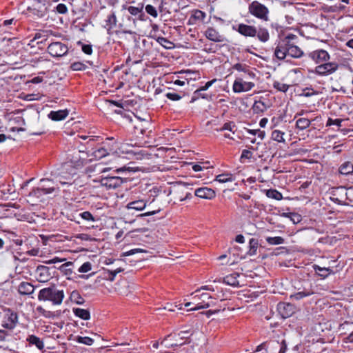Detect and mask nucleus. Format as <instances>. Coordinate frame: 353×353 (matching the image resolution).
Wrapping results in <instances>:
<instances>
[{"mask_svg":"<svg viewBox=\"0 0 353 353\" xmlns=\"http://www.w3.org/2000/svg\"><path fill=\"white\" fill-rule=\"evenodd\" d=\"M244 77H241L234 81L232 86L234 92H248L254 87L255 85L253 82L248 81V79L244 80Z\"/></svg>","mask_w":353,"mask_h":353,"instance_id":"obj_7","label":"nucleus"},{"mask_svg":"<svg viewBox=\"0 0 353 353\" xmlns=\"http://www.w3.org/2000/svg\"><path fill=\"white\" fill-rule=\"evenodd\" d=\"M34 286L28 282H22L19 285L18 292L23 295H29L34 292Z\"/></svg>","mask_w":353,"mask_h":353,"instance_id":"obj_20","label":"nucleus"},{"mask_svg":"<svg viewBox=\"0 0 353 353\" xmlns=\"http://www.w3.org/2000/svg\"><path fill=\"white\" fill-rule=\"evenodd\" d=\"M92 268V264L90 262H85L79 268V272L85 273L89 272Z\"/></svg>","mask_w":353,"mask_h":353,"instance_id":"obj_52","label":"nucleus"},{"mask_svg":"<svg viewBox=\"0 0 353 353\" xmlns=\"http://www.w3.org/2000/svg\"><path fill=\"white\" fill-rule=\"evenodd\" d=\"M249 12L254 16L255 17L261 19L263 21H267L269 20L268 14L269 10L267 7H265L262 3L259 1H254L252 2L249 5Z\"/></svg>","mask_w":353,"mask_h":353,"instance_id":"obj_3","label":"nucleus"},{"mask_svg":"<svg viewBox=\"0 0 353 353\" xmlns=\"http://www.w3.org/2000/svg\"><path fill=\"white\" fill-rule=\"evenodd\" d=\"M215 81H216V79H212V81H208L204 86L201 87L199 89L196 90L194 92V94H196L199 92L200 91H204L208 90Z\"/></svg>","mask_w":353,"mask_h":353,"instance_id":"obj_53","label":"nucleus"},{"mask_svg":"<svg viewBox=\"0 0 353 353\" xmlns=\"http://www.w3.org/2000/svg\"><path fill=\"white\" fill-rule=\"evenodd\" d=\"M284 215L289 217L293 223H298L301 221V216L296 213H288L284 214Z\"/></svg>","mask_w":353,"mask_h":353,"instance_id":"obj_43","label":"nucleus"},{"mask_svg":"<svg viewBox=\"0 0 353 353\" xmlns=\"http://www.w3.org/2000/svg\"><path fill=\"white\" fill-rule=\"evenodd\" d=\"M234 180L233 174L231 173H224L216 176L215 181L219 183L231 182Z\"/></svg>","mask_w":353,"mask_h":353,"instance_id":"obj_28","label":"nucleus"},{"mask_svg":"<svg viewBox=\"0 0 353 353\" xmlns=\"http://www.w3.org/2000/svg\"><path fill=\"white\" fill-rule=\"evenodd\" d=\"M266 241L270 245H280L284 243L283 238L281 236L268 237Z\"/></svg>","mask_w":353,"mask_h":353,"instance_id":"obj_38","label":"nucleus"},{"mask_svg":"<svg viewBox=\"0 0 353 353\" xmlns=\"http://www.w3.org/2000/svg\"><path fill=\"white\" fill-rule=\"evenodd\" d=\"M77 341L87 345H92L94 340L88 336H79Z\"/></svg>","mask_w":353,"mask_h":353,"instance_id":"obj_47","label":"nucleus"},{"mask_svg":"<svg viewBox=\"0 0 353 353\" xmlns=\"http://www.w3.org/2000/svg\"><path fill=\"white\" fill-rule=\"evenodd\" d=\"M173 336H176V338H172V341H174V339H177L180 343H185L186 342H182L183 339H188L189 338V332L188 331H182L179 332L177 335L174 334Z\"/></svg>","mask_w":353,"mask_h":353,"instance_id":"obj_42","label":"nucleus"},{"mask_svg":"<svg viewBox=\"0 0 353 353\" xmlns=\"http://www.w3.org/2000/svg\"><path fill=\"white\" fill-rule=\"evenodd\" d=\"M236 128V125L234 122H227L224 123L222 128H221L219 130L217 129V131H224L228 130L230 131L232 133H234V130Z\"/></svg>","mask_w":353,"mask_h":353,"instance_id":"obj_37","label":"nucleus"},{"mask_svg":"<svg viewBox=\"0 0 353 353\" xmlns=\"http://www.w3.org/2000/svg\"><path fill=\"white\" fill-rule=\"evenodd\" d=\"M64 292L52 285L41 289L38 294V299L41 301H51L54 305H61L64 299Z\"/></svg>","mask_w":353,"mask_h":353,"instance_id":"obj_1","label":"nucleus"},{"mask_svg":"<svg viewBox=\"0 0 353 353\" xmlns=\"http://www.w3.org/2000/svg\"><path fill=\"white\" fill-rule=\"evenodd\" d=\"M288 54L294 58H299L303 55V51L296 46L290 43L288 39Z\"/></svg>","mask_w":353,"mask_h":353,"instance_id":"obj_21","label":"nucleus"},{"mask_svg":"<svg viewBox=\"0 0 353 353\" xmlns=\"http://www.w3.org/2000/svg\"><path fill=\"white\" fill-rule=\"evenodd\" d=\"M55 190V188L50 187L49 184H44L43 187L39 188L33 189L29 193V197H37L40 198L43 194H48L53 192Z\"/></svg>","mask_w":353,"mask_h":353,"instance_id":"obj_14","label":"nucleus"},{"mask_svg":"<svg viewBox=\"0 0 353 353\" xmlns=\"http://www.w3.org/2000/svg\"><path fill=\"white\" fill-rule=\"evenodd\" d=\"M239 276V274L237 273H233L228 275L223 278V283L231 286H238L239 285L238 280Z\"/></svg>","mask_w":353,"mask_h":353,"instance_id":"obj_25","label":"nucleus"},{"mask_svg":"<svg viewBox=\"0 0 353 353\" xmlns=\"http://www.w3.org/2000/svg\"><path fill=\"white\" fill-rule=\"evenodd\" d=\"M68 115V111L67 110H60L58 111H51L48 117L53 121H61L65 119Z\"/></svg>","mask_w":353,"mask_h":353,"instance_id":"obj_22","label":"nucleus"},{"mask_svg":"<svg viewBox=\"0 0 353 353\" xmlns=\"http://www.w3.org/2000/svg\"><path fill=\"white\" fill-rule=\"evenodd\" d=\"M339 172L344 175L353 173V164L349 161L345 162L339 168Z\"/></svg>","mask_w":353,"mask_h":353,"instance_id":"obj_26","label":"nucleus"},{"mask_svg":"<svg viewBox=\"0 0 353 353\" xmlns=\"http://www.w3.org/2000/svg\"><path fill=\"white\" fill-rule=\"evenodd\" d=\"M277 310L283 319L290 317L294 312V305L288 303H279L277 305Z\"/></svg>","mask_w":353,"mask_h":353,"instance_id":"obj_13","label":"nucleus"},{"mask_svg":"<svg viewBox=\"0 0 353 353\" xmlns=\"http://www.w3.org/2000/svg\"><path fill=\"white\" fill-rule=\"evenodd\" d=\"M27 341L30 345H35L39 350H43L44 348L43 341L35 335H30L27 338Z\"/></svg>","mask_w":353,"mask_h":353,"instance_id":"obj_23","label":"nucleus"},{"mask_svg":"<svg viewBox=\"0 0 353 353\" xmlns=\"http://www.w3.org/2000/svg\"><path fill=\"white\" fill-rule=\"evenodd\" d=\"M236 31L245 37H254L256 36L257 30L254 26L240 23Z\"/></svg>","mask_w":353,"mask_h":353,"instance_id":"obj_16","label":"nucleus"},{"mask_svg":"<svg viewBox=\"0 0 353 353\" xmlns=\"http://www.w3.org/2000/svg\"><path fill=\"white\" fill-rule=\"evenodd\" d=\"M314 270L316 271L320 272L319 273V276H321L323 278L326 277L327 275H329L332 272V270H330V268H321L318 265H316L314 267Z\"/></svg>","mask_w":353,"mask_h":353,"instance_id":"obj_41","label":"nucleus"},{"mask_svg":"<svg viewBox=\"0 0 353 353\" xmlns=\"http://www.w3.org/2000/svg\"><path fill=\"white\" fill-rule=\"evenodd\" d=\"M252 110L254 113H261L267 110V105L261 101H255Z\"/></svg>","mask_w":353,"mask_h":353,"instance_id":"obj_30","label":"nucleus"},{"mask_svg":"<svg viewBox=\"0 0 353 353\" xmlns=\"http://www.w3.org/2000/svg\"><path fill=\"white\" fill-rule=\"evenodd\" d=\"M68 47L61 42H53L48 47V53L54 57H61L68 53Z\"/></svg>","mask_w":353,"mask_h":353,"instance_id":"obj_5","label":"nucleus"},{"mask_svg":"<svg viewBox=\"0 0 353 353\" xmlns=\"http://www.w3.org/2000/svg\"><path fill=\"white\" fill-rule=\"evenodd\" d=\"M316 286H313L312 283H306L301 290L292 294L290 298L296 301L301 300L305 297L316 294Z\"/></svg>","mask_w":353,"mask_h":353,"instance_id":"obj_8","label":"nucleus"},{"mask_svg":"<svg viewBox=\"0 0 353 353\" xmlns=\"http://www.w3.org/2000/svg\"><path fill=\"white\" fill-rule=\"evenodd\" d=\"M166 97L172 101H178L181 99V97L179 94L174 92H168L166 94Z\"/></svg>","mask_w":353,"mask_h":353,"instance_id":"obj_56","label":"nucleus"},{"mask_svg":"<svg viewBox=\"0 0 353 353\" xmlns=\"http://www.w3.org/2000/svg\"><path fill=\"white\" fill-rule=\"evenodd\" d=\"M108 154V151L106 150V149L103 148H101L93 152V156L94 157V158L99 159L106 157Z\"/></svg>","mask_w":353,"mask_h":353,"instance_id":"obj_40","label":"nucleus"},{"mask_svg":"<svg viewBox=\"0 0 353 353\" xmlns=\"http://www.w3.org/2000/svg\"><path fill=\"white\" fill-rule=\"evenodd\" d=\"M86 68L87 66L81 62H74L71 65L72 70L74 71L83 70Z\"/></svg>","mask_w":353,"mask_h":353,"instance_id":"obj_48","label":"nucleus"},{"mask_svg":"<svg viewBox=\"0 0 353 353\" xmlns=\"http://www.w3.org/2000/svg\"><path fill=\"white\" fill-rule=\"evenodd\" d=\"M128 10L132 15L136 16V15L139 14V13L142 12L143 6H141V8L135 7V6H129L128 8Z\"/></svg>","mask_w":353,"mask_h":353,"instance_id":"obj_49","label":"nucleus"},{"mask_svg":"<svg viewBox=\"0 0 353 353\" xmlns=\"http://www.w3.org/2000/svg\"><path fill=\"white\" fill-rule=\"evenodd\" d=\"M294 37V35L288 36L278 43L274 50V54L277 59L282 60L286 57L288 54V39Z\"/></svg>","mask_w":353,"mask_h":353,"instance_id":"obj_10","label":"nucleus"},{"mask_svg":"<svg viewBox=\"0 0 353 353\" xmlns=\"http://www.w3.org/2000/svg\"><path fill=\"white\" fill-rule=\"evenodd\" d=\"M311 123V121L306 118H300L296 122V127L300 130H303L307 128Z\"/></svg>","mask_w":353,"mask_h":353,"instance_id":"obj_29","label":"nucleus"},{"mask_svg":"<svg viewBox=\"0 0 353 353\" xmlns=\"http://www.w3.org/2000/svg\"><path fill=\"white\" fill-rule=\"evenodd\" d=\"M147 205V201L144 200H137L132 201L127 205L128 209H133L136 210H143Z\"/></svg>","mask_w":353,"mask_h":353,"instance_id":"obj_24","label":"nucleus"},{"mask_svg":"<svg viewBox=\"0 0 353 353\" xmlns=\"http://www.w3.org/2000/svg\"><path fill=\"white\" fill-rule=\"evenodd\" d=\"M180 73L181 74H185V79L189 83L190 80H196V79L199 78V74L198 72H192L190 70H185V71H181Z\"/></svg>","mask_w":353,"mask_h":353,"instance_id":"obj_34","label":"nucleus"},{"mask_svg":"<svg viewBox=\"0 0 353 353\" xmlns=\"http://www.w3.org/2000/svg\"><path fill=\"white\" fill-rule=\"evenodd\" d=\"M65 260H66L65 259H59L58 257H54L50 260L46 261V263L50 265V264H54V263H59V262H62Z\"/></svg>","mask_w":353,"mask_h":353,"instance_id":"obj_59","label":"nucleus"},{"mask_svg":"<svg viewBox=\"0 0 353 353\" xmlns=\"http://www.w3.org/2000/svg\"><path fill=\"white\" fill-rule=\"evenodd\" d=\"M18 323V316L17 313L10 309L4 310L2 326L5 328L12 330Z\"/></svg>","mask_w":353,"mask_h":353,"instance_id":"obj_6","label":"nucleus"},{"mask_svg":"<svg viewBox=\"0 0 353 353\" xmlns=\"http://www.w3.org/2000/svg\"><path fill=\"white\" fill-rule=\"evenodd\" d=\"M145 11L148 14L152 16L153 17H157L158 16L156 8L152 5H147L145 6Z\"/></svg>","mask_w":353,"mask_h":353,"instance_id":"obj_50","label":"nucleus"},{"mask_svg":"<svg viewBox=\"0 0 353 353\" xmlns=\"http://www.w3.org/2000/svg\"><path fill=\"white\" fill-rule=\"evenodd\" d=\"M82 50L87 54H91L92 52V46L90 45H83Z\"/></svg>","mask_w":353,"mask_h":353,"instance_id":"obj_60","label":"nucleus"},{"mask_svg":"<svg viewBox=\"0 0 353 353\" xmlns=\"http://www.w3.org/2000/svg\"><path fill=\"white\" fill-rule=\"evenodd\" d=\"M273 87L278 91L285 92L289 88V85L281 83L279 81H274Z\"/></svg>","mask_w":353,"mask_h":353,"instance_id":"obj_39","label":"nucleus"},{"mask_svg":"<svg viewBox=\"0 0 353 353\" xmlns=\"http://www.w3.org/2000/svg\"><path fill=\"white\" fill-rule=\"evenodd\" d=\"M79 216L85 221H95V218L88 211H85L79 214Z\"/></svg>","mask_w":353,"mask_h":353,"instance_id":"obj_44","label":"nucleus"},{"mask_svg":"<svg viewBox=\"0 0 353 353\" xmlns=\"http://www.w3.org/2000/svg\"><path fill=\"white\" fill-rule=\"evenodd\" d=\"M258 39L262 42H266L269 39V32L265 28H260L256 34Z\"/></svg>","mask_w":353,"mask_h":353,"instance_id":"obj_31","label":"nucleus"},{"mask_svg":"<svg viewBox=\"0 0 353 353\" xmlns=\"http://www.w3.org/2000/svg\"><path fill=\"white\" fill-rule=\"evenodd\" d=\"M205 37L214 42H223L225 38L223 35L220 34L219 32L214 28L209 27L205 32Z\"/></svg>","mask_w":353,"mask_h":353,"instance_id":"obj_17","label":"nucleus"},{"mask_svg":"<svg viewBox=\"0 0 353 353\" xmlns=\"http://www.w3.org/2000/svg\"><path fill=\"white\" fill-rule=\"evenodd\" d=\"M339 68V64L336 62H325L317 65L313 72L319 76H328L334 73Z\"/></svg>","mask_w":353,"mask_h":353,"instance_id":"obj_4","label":"nucleus"},{"mask_svg":"<svg viewBox=\"0 0 353 353\" xmlns=\"http://www.w3.org/2000/svg\"><path fill=\"white\" fill-rule=\"evenodd\" d=\"M74 314L83 320H88L90 318V314L88 310L82 308H75L73 310Z\"/></svg>","mask_w":353,"mask_h":353,"instance_id":"obj_27","label":"nucleus"},{"mask_svg":"<svg viewBox=\"0 0 353 353\" xmlns=\"http://www.w3.org/2000/svg\"><path fill=\"white\" fill-rule=\"evenodd\" d=\"M172 338H176V336H172V334L166 336L163 340L161 341V344L164 345L166 348L177 347L183 344V343H180L177 339H174V341H172Z\"/></svg>","mask_w":353,"mask_h":353,"instance_id":"obj_19","label":"nucleus"},{"mask_svg":"<svg viewBox=\"0 0 353 353\" xmlns=\"http://www.w3.org/2000/svg\"><path fill=\"white\" fill-rule=\"evenodd\" d=\"M73 265V263L71 262V261H68V262H66L64 264H63L61 267H60V270H65V271H69L70 272V274L72 273V270H67L66 268L67 267H69V266H71Z\"/></svg>","mask_w":353,"mask_h":353,"instance_id":"obj_62","label":"nucleus"},{"mask_svg":"<svg viewBox=\"0 0 353 353\" xmlns=\"http://www.w3.org/2000/svg\"><path fill=\"white\" fill-rule=\"evenodd\" d=\"M33 14L38 17H42L46 14L47 7L45 2L39 0H36L32 3V6L28 8Z\"/></svg>","mask_w":353,"mask_h":353,"instance_id":"obj_12","label":"nucleus"},{"mask_svg":"<svg viewBox=\"0 0 353 353\" xmlns=\"http://www.w3.org/2000/svg\"><path fill=\"white\" fill-rule=\"evenodd\" d=\"M280 350L279 353H285L287 350V344L285 340H283L280 345Z\"/></svg>","mask_w":353,"mask_h":353,"instance_id":"obj_63","label":"nucleus"},{"mask_svg":"<svg viewBox=\"0 0 353 353\" xmlns=\"http://www.w3.org/2000/svg\"><path fill=\"white\" fill-rule=\"evenodd\" d=\"M232 68L244 73L245 79H254L255 78V74L252 69L246 64L236 63L232 66Z\"/></svg>","mask_w":353,"mask_h":353,"instance_id":"obj_15","label":"nucleus"},{"mask_svg":"<svg viewBox=\"0 0 353 353\" xmlns=\"http://www.w3.org/2000/svg\"><path fill=\"white\" fill-rule=\"evenodd\" d=\"M192 296L194 301L196 303V306L190 309V310L191 311L208 308L214 305V299L208 293L203 292L201 294L196 293Z\"/></svg>","mask_w":353,"mask_h":353,"instance_id":"obj_2","label":"nucleus"},{"mask_svg":"<svg viewBox=\"0 0 353 353\" xmlns=\"http://www.w3.org/2000/svg\"><path fill=\"white\" fill-rule=\"evenodd\" d=\"M139 252H146V251L143 249L136 248V249H132L128 252H125L123 253L122 255L123 256H130V255H132V254H134L137 253H139Z\"/></svg>","mask_w":353,"mask_h":353,"instance_id":"obj_54","label":"nucleus"},{"mask_svg":"<svg viewBox=\"0 0 353 353\" xmlns=\"http://www.w3.org/2000/svg\"><path fill=\"white\" fill-rule=\"evenodd\" d=\"M252 152L248 150H243L241 156V159H250Z\"/></svg>","mask_w":353,"mask_h":353,"instance_id":"obj_61","label":"nucleus"},{"mask_svg":"<svg viewBox=\"0 0 353 353\" xmlns=\"http://www.w3.org/2000/svg\"><path fill=\"white\" fill-rule=\"evenodd\" d=\"M258 245V241L255 239H251L250 240V250L249 251L250 254L252 255L256 253Z\"/></svg>","mask_w":353,"mask_h":353,"instance_id":"obj_45","label":"nucleus"},{"mask_svg":"<svg viewBox=\"0 0 353 353\" xmlns=\"http://www.w3.org/2000/svg\"><path fill=\"white\" fill-rule=\"evenodd\" d=\"M72 178L71 176H64L61 175L59 177L58 181L62 185L72 184Z\"/></svg>","mask_w":353,"mask_h":353,"instance_id":"obj_51","label":"nucleus"},{"mask_svg":"<svg viewBox=\"0 0 353 353\" xmlns=\"http://www.w3.org/2000/svg\"><path fill=\"white\" fill-rule=\"evenodd\" d=\"M123 271V269L121 268H119L114 270H108L106 272V274H108V275L107 276L105 275L104 278L107 280H109L110 281H113L114 280L116 275L118 273H120Z\"/></svg>","mask_w":353,"mask_h":353,"instance_id":"obj_35","label":"nucleus"},{"mask_svg":"<svg viewBox=\"0 0 353 353\" xmlns=\"http://www.w3.org/2000/svg\"><path fill=\"white\" fill-rule=\"evenodd\" d=\"M266 196L268 198L274 199L276 200H281L283 199L282 194L276 190L270 189L266 190Z\"/></svg>","mask_w":353,"mask_h":353,"instance_id":"obj_32","label":"nucleus"},{"mask_svg":"<svg viewBox=\"0 0 353 353\" xmlns=\"http://www.w3.org/2000/svg\"><path fill=\"white\" fill-rule=\"evenodd\" d=\"M123 179L119 176H107L102 178L100 181L101 185L108 190L116 189L121 185Z\"/></svg>","mask_w":353,"mask_h":353,"instance_id":"obj_9","label":"nucleus"},{"mask_svg":"<svg viewBox=\"0 0 353 353\" xmlns=\"http://www.w3.org/2000/svg\"><path fill=\"white\" fill-rule=\"evenodd\" d=\"M157 41L165 48H171L172 43L164 37H159Z\"/></svg>","mask_w":353,"mask_h":353,"instance_id":"obj_46","label":"nucleus"},{"mask_svg":"<svg viewBox=\"0 0 353 353\" xmlns=\"http://www.w3.org/2000/svg\"><path fill=\"white\" fill-rule=\"evenodd\" d=\"M309 57L317 64L328 61L330 59L328 52L324 50H314L309 54Z\"/></svg>","mask_w":353,"mask_h":353,"instance_id":"obj_11","label":"nucleus"},{"mask_svg":"<svg viewBox=\"0 0 353 353\" xmlns=\"http://www.w3.org/2000/svg\"><path fill=\"white\" fill-rule=\"evenodd\" d=\"M206 17V14L199 10H195L193 11V13L191 16V19H193L195 21H203Z\"/></svg>","mask_w":353,"mask_h":353,"instance_id":"obj_36","label":"nucleus"},{"mask_svg":"<svg viewBox=\"0 0 353 353\" xmlns=\"http://www.w3.org/2000/svg\"><path fill=\"white\" fill-rule=\"evenodd\" d=\"M37 310L41 313V314H43L44 316H49V313L50 312H47L44 308H43L41 306H39L37 307Z\"/></svg>","mask_w":353,"mask_h":353,"instance_id":"obj_64","label":"nucleus"},{"mask_svg":"<svg viewBox=\"0 0 353 353\" xmlns=\"http://www.w3.org/2000/svg\"><path fill=\"white\" fill-rule=\"evenodd\" d=\"M284 134H285L284 132H283L280 130H275L272 132V139L274 141H276L279 143H284L285 142V139L283 138Z\"/></svg>","mask_w":353,"mask_h":353,"instance_id":"obj_33","label":"nucleus"},{"mask_svg":"<svg viewBox=\"0 0 353 353\" xmlns=\"http://www.w3.org/2000/svg\"><path fill=\"white\" fill-rule=\"evenodd\" d=\"M342 121H343L342 119H332L331 118H329L327 121L326 125L327 126H330L332 125H336L338 126H341Z\"/></svg>","mask_w":353,"mask_h":353,"instance_id":"obj_55","label":"nucleus"},{"mask_svg":"<svg viewBox=\"0 0 353 353\" xmlns=\"http://www.w3.org/2000/svg\"><path fill=\"white\" fill-rule=\"evenodd\" d=\"M38 270L39 271H41V273H40V281H44L46 279H47L45 276H44V274L45 273H47L48 272V268L45 267V266H41L40 268H38Z\"/></svg>","mask_w":353,"mask_h":353,"instance_id":"obj_57","label":"nucleus"},{"mask_svg":"<svg viewBox=\"0 0 353 353\" xmlns=\"http://www.w3.org/2000/svg\"><path fill=\"white\" fill-rule=\"evenodd\" d=\"M57 11L60 13V14H65L68 11V8L66 7L65 5L63 4V3H59L57 6Z\"/></svg>","mask_w":353,"mask_h":353,"instance_id":"obj_58","label":"nucleus"},{"mask_svg":"<svg viewBox=\"0 0 353 353\" xmlns=\"http://www.w3.org/2000/svg\"><path fill=\"white\" fill-rule=\"evenodd\" d=\"M194 194L201 199H212L215 197V192L209 188H200L195 190Z\"/></svg>","mask_w":353,"mask_h":353,"instance_id":"obj_18","label":"nucleus"}]
</instances>
